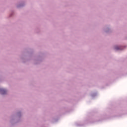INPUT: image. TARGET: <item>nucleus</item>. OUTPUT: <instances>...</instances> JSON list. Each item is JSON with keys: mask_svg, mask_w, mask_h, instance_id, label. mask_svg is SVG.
Segmentation results:
<instances>
[{"mask_svg": "<svg viewBox=\"0 0 127 127\" xmlns=\"http://www.w3.org/2000/svg\"><path fill=\"white\" fill-rule=\"evenodd\" d=\"M1 92V94H2V95H4V94H5V93H6V90H5V89H1L0 90Z\"/></svg>", "mask_w": 127, "mask_h": 127, "instance_id": "f257e3e1", "label": "nucleus"}, {"mask_svg": "<svg viewBox=\"0 0 127 127\" xmlns=\"http://www.w3.org/2000/svg\"><path fill=\"white\" fill-rule=\"evenodd\" d=\"M115 49H116V50H119L121 49V48L119 47H116Z\"/></svg>", "mask_w": 127, "mask_h": 127, "instance_id": "f03ea898", "label": "nucleus"}]
</instances>
